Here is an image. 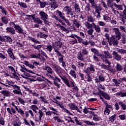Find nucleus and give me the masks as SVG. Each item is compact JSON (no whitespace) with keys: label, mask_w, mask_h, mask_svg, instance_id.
Listing matches in <instances>:
<instances>
[{"label":"nucleus","mask_w":126,"mask_h":126,"mask_svg":"<svg viewBox=\"0 0 126 126\" xmlns=\"http://www.w3.org/2000/svg\"><path fill=\"white\" fill-rule=\"evenodd\" d=\"M87 21L90 23H94V19L93 18L92 15H90V16H88Z\"/></svg>","instance_id":"09e8293b"},{"label":"nucleus","mask_w":126,"mask_h":126,"mask_svg":"<svg viewBox=\"0 0 126 126\" xmlns=\"http://www.w3.org/2000/svg\"><path fill=\"white\" fill-rule=\"evenodd\" d=\"M44 69L46 70L47 72L50 74H53L54 73V71H53V69L48 65H45L44 66Z\"/></svg>","instance_id":"a211bd4d"},{"label":"nucleus","mask_w":126,"mask_h":126,"mask_svg":"<svg viewBox=\"0 0 126 126\" xmlns=\"http://www.w3.org/2000/svg\"><path fill=\"white\" fill-rule=\"evenodd\" d=\"M75 37L78 39L79 43H80V44L82 43L83 39L82 37L78 36L76 34H75Z\"/></svg>","instance_id":"6e6d98bb"},{"label":"nucleus","mask_w":126,"mask_h":126,"mask_svg":"<svg viewBox=\"0 0 126 126\" xmlns=\"http://www.w3.org/2000/svg\"><path fill=\"white\" fill-rule=\"evenodd\" d=\"M53 18H54L57 21H58L59 23H61L62 26H64L65 28L67 27L66 24H65V23L63 22V20L59 18V17L58 16H57V15H54L53 16Z\"/></svg>","instance_id":"6ab92c4d"},{"label":"nucleus","mask_w":126,"mask_h":126,"mask_svg":"<svg viewBox=\"0 0 126 126\" xmlns=\"http://www.w3.org/2000/svg\"><path fill=\"white\" fill-rule=\"evenodd\" d=\"M42 45H38L36 46L35 44L32 45V47H33V48L35 50H37L39 52H40V49L42 48Z\"/></svg>","instance_id":"a18cd8bd"},{"label":"nucleus","mask_w":126,"mask_h":126,"mask_svg":"<svg viewBox=\"0 0 126 126\" xmlns=\"http://www.w3.org/2000/svg\"><path fill=\"white\" fill-rule=\"evenodd\" d=\"M91 51L92 53L94 54V55H96L97 56L100 57V55L99 53L98 50H97L96 49H95L94 48H91Z\"/></svg>","instance_id":"e433bc0d"},{"label":"nucleus","mask_w":126,"mask_h":126,"mask_svg":"<svg viewBox=\"0 0 126 126\" xmlns=\"http://www.w3.org/2000/svg\"><path fill=\"white\" fill-rule=\"evenodd\" d=\"M15 30L19 34H24V29L19 25H17L15 27Z\"/></svg>","instance_id":"dca6fc26"},{"label":"nucleus","mask_w":126,"mask_h":126,"mask_svg":"<svg viewBox=\"0 0 126 126\" xmlns=\"http://www.w3.org/2000/svg\"><path fill=\"white\" fill-rule=\"evenodd\" d=\"M17 3L21 8H27V5L26 3L18 1Z\"/></svg>","instance_id":"58836bf2"},{"label":"nucleus","mask_w":126,"mask_h":126,"mask_svg":"<svg viewBox=\"0 0 126 126\" xmlns=\"http://www.w3.org/2000/svg\"><path fill=\"white\" fill-rule=\"evenodd\" d=\"M98 91H99L100 93H101L100 96H101V97L102 96V97L106 100H110L111 97L109 94H108V93H104V92H101L100 89H98Z\"/></svg>","instance_id":"4468645a"},{"label":"nucleus","mask_w":126,"mask_h":126,"mask_svg":"<svg viewBox=\"0 0 126 126\" xmlns=\"http://www.w3.org/2000/svg\"><path fill=\"white\" fill-rule=\"evenodd\" d=\"M119 118L122 121H124V120H125L126 119V115H125V114H122L121 115H119Z\"/></svg>","instance_id":"774afa93"},{"label":"nucleus","mask_w":126,"mask_h":126,"mask_svg":"<svg viewBox=\"0 0 126 126\" xmlns=\"http://www.w3.org/2000/svg\"><path fill=\"white\" fill-rule=\"evenodd\" d=\"M51 8L52 9H56L59 7V5L58 3H57L56 1L51 2H50Z\"/></svg>","instance_id":"72a5a7b5"},{"label":"nucleus","mask_w":126,"mask_h":126,"mask_svg":"<svg viewBox=\"0 0 126 126\" xmlns=\"http://www.w3.org/2000/svg\"><path fill=\"white\" fill-rule=\"evenodd\" d=\"M21 67L22 69H20V71L22 72H24V73H26V74H25L26 76H28L29 77H31V76H30V74H28V73H26V71H27V72H29L30 73H34V72L33 71L28 70V69H27V68L26 67V66L25 65H21Z\"/></svg>","instance_id":"423d86ee"},{"label":"nucleus","mask_w":126,"mask_h":126,"mask_svg":"<svg viewBox=\"0 0 126 126\" xmlns=\"http://www.w3.org/2000/svg\"><path fill=\"white\" fill-rule=\"evenodd\" d=\"M84 123L87 125H89V126H94L95 125H97V124H95L94 123H93V122H91L90 121H85L84 122Z\"/></svg>","instance_id":"4d7b16f0"},{"label":"nucleus","mask_w":126,"mask_h":126,"mask_svg":"<svg viewBox=\"0 0 126 126\" xmlns=\"http://www.w3.org/2000/svg\"><path fill=\"white\" fill-rule=\"evenodd\" d=\"M7 54H8V56L12 60H16V57L14 55V53H13V49L11 47L8 48L7 50Z\"/></svg>","instance_id":"1a4fd4ad"},{"label":"nucleus","mask_w":126,"mask_h":126,"mask_svg":"<svg viewBox=\"0 0 126 126\" xmlns=\"http://www.w3.org/2000/svg\"><path fill=\"white\" fill-rule=\"evenodd\" d=\"M0 9H1V13L2 14H4L5 16L7 15V12L4 7L0 5Z\"/></svg>","instance_id":"4c0bfd02"},{"label":"nucleus","mask_w":126,"mask_h":126,"mask_svg":"<svg viewBox=\"0 0 126 126\" xmlns=\"http://www.w3.org/2000/svg\"><path fill=\"white\" fill-rule=\"evenodd\" d=\"M95 72V66L93 64H90L89 66L87 67V68L84 71L85 73H94Z\"/></svg>","instance_id":"6e6552de"},{"label":"nucleus","mask_w":126,"mask_h":126,"mask_svg":"<svg viewBox=\"0 0 126 126\" xmlns=\"http://www.w3.org/2000/svg\"><path fill=\"white\" fill-rule=\"evenodd\" d=\"M103 54H105V56L107 58L111 59L112 58V55L108 51H104Z\"/></svg>","instance_id":"37998d69"},{"label":"nucleus","mask_w":126,"mask_h":126,"mask_svg":"<svg viewBox=\"0 0 126 126\" xmlns=\"http://www.w3.org/2000/svg\"><path fill=\"white\" fill-rule=\"evenodd\" d=\"M57 54L59 57H61V58H59V61L62 62L63 61V55H62V53H61V52H59Z\"/></svg>","instance_id":"13d9d810"},{"label":"nucleus","mask_w":126,"mask_h":126,"mask_svg":"<svg viewBox=\"0 0 126 126\" xmlns=\"http://www.w3.org/2000/svg\"><path fill=\"white\" fill-rule=\"evenodd\" d=\"M98 79H99V80L100 82H104L105 80V78H104V75H103V74H100V75H99Z\"/></svg>","instance_id":"49530a36"},{"label":"nucleus","mask_w":126,"mask_h":126,"mask_svg":"<svg viewBox=\"0 0 126 126\" xmlns=\"http://www.w3.org/2000/svg\"><path fill=\"white\" fill-rule=\"evenodd\" d=\"M72 22L75 25V27H76L77 28H79L80 26V22L79 20H77V19H74L72 20Z\"/></svg>","instance_id":"473e14b6"},{"label":"nucleus","mask_w":126,"mask_h":126,"mask_svg":"<svg viewBox=\"0 0 126 126\" xmlns=\"http://www.w3.org/2000/svg\"><path fill=\"white\" fill-rule=\"evenodd\" d=\"M75 11L76 13H79L80 12V7L78 4L75 3L74 5Z\"/></svg>","instance_id":"7c9ffc66"},{"label":"nucleus","mask_w":126,"mask_h":126,"mask_svg":"<svg viewBox=\"0 0 126 126\" xmlns=\"http://www.w3.org/2000/svg\"><path fill=\"white\" fill-rule=\"evenodd\" d=\"M26 16L27 17V19L28 20H30V17H31L34 23L39 25H43L42 20H41L39 18H36V17H35V14L26 15Z\"/></svg>","instance_id":"20e7f679"},{"label":"nucleus","mask_w":126,"mask_h":126,"mask_svg":"<svg viewBox=\"0 0 126 126\" xmlns=\"http://www.w3.org/2000/svg\"><path fill=\"white\" fill-rule=\"evenodd\" d=\"M15 109L20 115L22 116H24L25 115V111L23 110L22 108H18V107H15Z\"/></svg>","instance_id":"c756f323"},{"label":"nucleus","mask_w":126,"mask_h":126,"mask_svg":"<svg viewBox=\"0 0 126 126\" xmlns=\"http://www.w3.org/2000/svg\"><path fill=\"white\" fill-rule=\"evenodd\" d=\"M37 36L40 38H44L46 39L48 38V34H44L42 32H40L38 34Z\"/></svg>","instance_id":"2f4dec72"},{"label":"nucleus","mask_w":126,"mask_h":126,"mask_svg":"<svg viewBox=\"0 0 126 126\" xmlns=\"http://www.w3.org/2000/svg\"><path fill=\"white\" fill-rule=\"evenodd\" d=\"M64 11L66 12L67 14L72 16V17H75V15L73 14V12H72V8L71 6L68 5L64 7Z\"/></svg>","instance_id":"9d476101"},{"label":"nucleus","mask_w":126,"mask_h":126,"mask_svg":"<svg viewBox=\"0 0 126 126\" xmlns=\"http://www.w3.org/2000/svg\"><path fill=\"white\" fill-rule=\"evenodd\" d=\"M118 41L119 40H118L117 38H116L114 36H112L109 40L108 43L110 46L113 45L114 46H117L119 44Z\"/></svg>","instance_id":"39448f33"},{"label":"nucleus","mask_w":126,"mask_h":126,"mask_svg":"<svg viewBox=\"0 0 126 126\" xmlns=\"http://www.w3.org/2000/svg\"><path fill=\"white\" fill-rule=\"evenodd\" d=\"M116 69L117 71H122L124 69V66L121 63H117Z\"/></svg>","instance_id":"4be33fe9"},{"label":"nucleus","mask_w":126,"mask_h":126,"mask_svg":"<svg viewBox=\"0 0 126 126\" xmlns=\"http://www.w3.org/2000/svg\"><path fill=\"white\" fill-rule=\"evenodd\" d=\"M39 15L40 16V19L42 20L46 19H49V15L46 13L44 11H40L39 12Z\"/></svg>","instance_id":"f3484780"},{"label":"nucleus","mask_w":126,"mask_h":126,"mask_svg":"<svg viewBox=\"0 0 126 126\" xmlns=\"http://www.w3.org/2000/svg\"><path fill=\"white\" fill-rule=\"evenodd\" d=\"M57 26L59 27V28H60L61 30H62L63 32H67L68 31V29H66L64 26H62L60 23L58 24Z\"/></svg>","instance_id":"c9c22d12"},{"label":"nucleus","mask_w":126,"mask_h":126,"mask_svg":"<svg viewBox=\"0 0 126 126\" xmlns=\"http://www.w3.org/2000/svg\"><path fill=\"white\" fill-rule=\"evenodd\" d=\"M93 25H94V29L95 31H96V32L97 33H99L101 31L100 27H99V26L96 25L95 24H93Z\"/></svg>","instance_id":"a19ab883"},{"label":"nucleus","mask_w":126,"mask_h":126,"mask_svg":"<svg viewBox=\"0 0 126 126\" xmlns=\"http://www.w3.org/2000/svg\"><path fill=\"white\" fill-rule=\"evenodd\" d=\"M1 20L2 24H4L5 25H8L9 23V19L7 18L6 16H2L1 17Z\"/></svg>","instance_id":"cd10ccee"},{"label":"nucleus","mask_w":126,"mask_h":126,"mask_svg":"<svg viewBox=\"0 0 126 126\" xmlns=\"http://www.w3.org/2000/svg\"><path fill=\"white\" fill-rule=\"evenodd\" d=\"M82 54L84 56V55L87 56L89 54V52H88V51L87 50V49L86 48L83 49L82 50Z\"/></svg>","instance_id":"e2e57ef3"},{"label":"nucleus","mask_w":126,"mask_h":126,"mask_svg":"<svg viewBox=\"0 0 126 126\" xmlns=\"http://www.w3.org/2000/svg\"><path fill=\"white\" fill-rule=\"evenodd\" d=\"M30 109L32 110L35 114H38V112L37 110H39V108L36 104H32L31 106H30Z\"/></svg>","instance_id":"a878e982"},{"label":"nucleus","mask_w":126,"mask_h":126,"mask_svg":"<svg viewBox=\"0 0 126 126\" xmlns=\"http://www.w3.org/2000/svg\"><path fill=\"white\" fill-rule=\"evenodd\" d=\"M56 13L59 15V17H60L61 19L62 20L63 22H65L68 26H70V22H69L68 19L65 18L64 13H63L61 11H60L59 10H56Z\"/></svg>","instance_id":"7ed1b4c3"},{"label":"nucleus","mask_w":126,"mask_h":126,"mask_svg":"<svg viewBox=\"0 0 126 126\" xmlns=\"http://www.w3.org/2000/svg\"><path fill=\"white\" fill-rule=\"evenodd\" d=\"M114 0H107V5L108 7L113 8V6L114 5V3H113Z\"/></svg>","instance_id":"c85d7f7f"},{"label":"nucleus","mask_w":126,"mask_h":126,"mask_svg":"<svg viewBox=\"0 0 126 126\" xmlns=\"http://www.w3.org/2000/svg\"><path fill=\"white\" fill-rule=\"evenodd\" d=\"M0 93L3 94L4 97H9L10 94V92L9 91H6V90L1 91Z\"/></svg>","instance_id":"5701e85b"},{"label":"nucleus","mask_w":126,"mask_h":126,"mask_svg":"<svg viewBox=\"0 0 126 126\" xmlns=\"http://www.w3.org/2000/svg\"><path fill=\"white\" fill-rule=\"evenodd\" d=\"M50 77L54 80V85L56 87H57L58 88H61V85L59 84V83L58 82H61V79L59 78V77H57V76H54V77H53L52 75H50Z\"/></svg>","instance_id":"0eeeda50"},{"label":"nucleus","mask_w":126,"mask_h":126,"mask_svg":"<svg viewBox=\"0 0 126 126\" xmlns=\"http://www.w3.org/2000/svg\"><path fill=\"white\" fill-rule=\"evenodd\" d=\"M38 114H39V118H37V120H35V121L36 122H39L42 121V118L43 117V116H44V113L41 109H39L38 110Z\"/></svg>","instance_id":"aec40b11"},{"label":"nucleus","mask_w":126,"mask_h":126,"mask_svg":"<svg viewBox=\"0 0 126 126\" xmlns=\"http://www.w3.org/2000/svg\"><path fill=\"white\" fill-rule=\"evenodd\" d=\"M98 57V56H97V55H93V60L95 62H99V60L98 59V58L97 57Z\"/></svg>","instance_id":"680f3d73"},{"label":"nucleus","mask_w":126,"mask_h":126,"mask_svg":"<svg viewBox=\"0 0 126 126\" xmlns=\"http://www.w3.org/2000/svg\"><path fill=\"white\" fill-rule=\"evenodd\" d=\"M94 24H95V23H93L92 24H90L89 22H86V26L87 27V29H93Z\"/></svg>","instance_id":"ea45409f"},{"label":"nucleus","mask_w":126,"mask_h":126,"mask_svg":"<svg viewBox=\"0 0 126 126\" xmlns=\"http://www.w3.org/2000/svg\"><path fill=\"white\" fill-rule=\"evenodd\" d=\"M12 38L9 36H4L3 42H6L9 44L12 43Z\"/></svg>","instance_id":"b1692460"},{"label":"nucleus","mask_w":126,"mask_h":126,"mask_svg":"<svg viewBox=\"0 0 126 126\" xmlns=\"http://www.w3.org/2000/svg\"><path fill=\"white\" fill-rule=\"evenodd\" d=\"M28 38L29 40H31L32 42L35 44H41V42L40 41L38 40H36L35 38L32 37V36H28Z\"/></svg>","instance_id":"bb28decb"},{"label":"nucleus","mask_w":126,"mask_h":126,"mask_svg":"<svg viewBox=\"0 0 126 126\" xmlns=\"http://www.w3.org/2000/svg\"><path fill=\"white\" fill-rule=\"evenodd\" d=\"M93 120L95 122H97L100 120L99 116L98 115H96V114H95V116H93Z\"/></svg>","instance_id":"0e129e2a"},{"label":"nucleus","mask_w":126,"mask_h":126,"mask_svg":"<svg viewBox=\"0 0 126 126\" xmlns=\"http://www.w3.org/2000/svg\"><path fill=\"white\" fill-rule=\"evenodd\" d=\"M7 112L10 114L11 115L13 114L15 115L16 114V111L14 108L13 107H11V108H10V107H8L7 108Z\"/></svg>","instance_id":"393cba45"},{"label":"nucleus","mask_w":126,"mask_h":126,"mask_svg":"<svg viewBox=\"0 0 126 126\" xmlns=\"http://www.w3.org/2000/svg\"><path fill=\"white\" fill-rule=\"evenodd\" d=\"M53 119L58 123H63L64 122L63 120H62L59 116H54V117H53Z\"/></svg>","instance_id":"c03bdc74"},{"label":"nucleus","mask_w":126,"mask_h":126,"mask_svg":"<svg viewBox=\"0 0 126 126\" xmlns=\"http://www.w3.org/2000/svg\"><path fill=\"white\" fill-rule=\"evenodd\" d=\"M113 6H114L116 8V9L118 10H122L123 9V5L121 4H117V3L113 2Z\"/></svg>","instance_id":"f704fd0d"},{"label":"nucleus","mask_w":126,"mask_h":126,"mask_svg":"<svg viewBox=\"0 0 126 126\" xmlns=\"http://www.w3.org/2000/svg\"><path fill=\"white\" fill-rule=\"evenodd\" d=\"M113 31L116 35L115 37L118 39V40H120L121 38V32L119 31V28H114L113 29Z\"/></svg>","instance_id":"ddd939ff"},{"label":"nucleus","mask_w":126,"mask_h":126,"mask_svg":"<svg viewBox=\"0 0 126 126\" xmlns=\"http://www.w3.org/2000/svg\"><path fill=\"white\" fill-rule=\"evenodd\" d=\"M6 33H10L12 35L16 34L15 29L12 27H8L6 28Z\"/></svg>","instance_id":"f8f14e48"},{"label":"nucleus","mask_w":126,"mask_h":126,"mask_svg":"<svg viewBox=\"0 0 126 126\" xmlns=\"http://www.w3.org/2000/svg\"><path fill=\"white\" fill-rule=\"evenodd\" d=\"M119 105H120L121 106H122V108L124 110H126V105L125 103H124L123 102V101H119Z\"/></svg>","instance_id":"5fc2aeb1"},{"label":"nucleus","mask_w":126,"mask_h":126,"mask_svg":"<svg viewBox=\"0 0 126 126\" xmlns=\"http://www.w3.org/2000/svg\"><path fill=\"white\" fill-rule=\"evenodd\" d=\"M117 115L114 114V115H112V116H111V117L109 119V121H110L112 123H113L116 119Z\"/></svg>","instance_id":"603ef678"},{"label":"nucleus","mask_w":126,"mask_h":126,"mask_svg":"<svg viewBox=\"0 0 126 126\" xmlns=\"http://www.w3.org/2000/svg\"><path fill=\"white\" fill-rule=\"evenodd\" d=\"M84 56V54H82L81 52L79 53V54L77 56V59L78 60L81 61H84V59L83 57Z\"/></svg>","instance_id":"79ce46f5"},{"label":"nucleus","mask_w":126,"mask_h":126,"mask_svg":"<svg viewBox=\"0 0 126 126\" xmlns=\"http://www.w3.org/2000/svg\"><path fill=\"white\" fill-rule=\"evenodd\" d=\"M87 74V81L88 82H91L92 81V76H91V74H89L88 73H86Z\"/></svg>","instance_id":"864d4df0"},{"label":"nucleus","mask_w":126,"mask_h":126,"mask_svg":"<svg viewBox=\"0 0 126 126\" xmlns=\"http://www.w3.org/2000/svg\"><path fill=\"white\" fill-rule=\"evenodd\" d=\"M99 99L100 100H101V101L103 102V103L105 104L106 106L105 108L107 109H112L113 106L112 105H111V104H108L107 101V100H105L104 98H103V97H102V96H101V95H99Z\"/></svg>","instance_id":"2eb2a0df"},{"label":"nucleus","mask_w":126,"mask_h":126,"mask_svg":"<svg viewBox=\"0 0 126 126\" xmlns=\"http://www.w3.org/2000/svg\"><path fill=\"white\" fill-rule=\"evenodd\" d=\"M89 110H90V108H88V106H85L84 109H83V113L85 114H89Z\"/></svg>","instance_id":"052dcab7"},{"label":"nucleus","mask_w":126,"mask_h":126,"mask_svg":"<svg viewBox=\"0 0 126 126\" xmlns=\"http://www.w3.org/2000/svg\"><path fill=\"white\" fill-rule=\"evenodd\" d=\"M46 5H47V1H41L40 3V8H44L45 7H46Z\"/></svg>","instance_id":"bf43d9fd"},{"label":"nucleus","mask_w":126,"mask_h":126,"mask_svg":"<svg viewBox=\"0 0 126 126\" xmlns=\"http://www.w3.org/2000/svg\"><path fill=\"white\" fill-rule=\"evenodd\" d=\"M116 51H113L112 53V55H113V57L114 59L117 61H120L122 60V56L121 55L119 54L118 53H120L121 54H126V50L123 49V48H116Z\"/></svg>","instance_id":"f03ea898"},{"label":"nucleus","mask_w":126,"mask_h":126,"mask_svg":"<svg viewBox=\"0 0 126 126\" xmlns=\"http://www.w3.org/2000/svg\"><path fill=\"white\" fill-rule=\"evenodd\" d=\"M60 77L62 79V81H63V83L66 85L68 87L72 88V90L74 93L79 92V89L75 86V83H74V81H71L69 82V80L64 76L63 77H62L60 76Z\"/></svg>","instance_id":"f257e3e1"},{"label":"nucleus","mask_w":126,"mask_h":126,"mask_svg":"<svg viewBox=\"0 0 126 126\" xmlns=\"http://www.w3.org/2000/svg\"><path fill=\"white\" fill-rule=\"evenodd\" d=\"M85 10L87 12H89L91 10L90 4L89 3L86 6Z\"/></svg>","instance_id":"338daca9"},{"label":"nucleus","mask_w":126,"mask_h":126,"mask_svg":"<svg viewBox=\"0 0 126 126\" xmlns=\"http://www.w3.org/2000/svg\"><path fill=\"white\" fill-rule=\"evenodd\" d=\"M55 46L58 47L59 48H61L63 46V42L61 41H58L55 43Z\"/></svg>","instance_id":"3c124183"},{"label":"nucleus","mask_w":126,"mask_h":126,"mask_svg":"<svg viewBox=\"0 0 126 126\" xmlns=\"http://www.w3.org/2000/svg\"><path fill=\"white\" fill-rule=\"evenodd\" d=\"M112 81L115 83V86L116 87L119 86V85L121 84V83H119V82H118L116 79H113Z\"/></svg>","instance_id":"69168bd1"},{"label":"nucleus","mask_w":126,"mask_h":126,"mask_svg":"<svg viewBox=\"0 0 126 126\" xmlns=\"http://www.w3.org/2000/svg\"><path fill=\"white\" fill-rule=\"evenodd\" d=\"M123 94H124V93H123V92H121V91H120V92H118V93H117V94H115V95L117 97L120 96L121 97H125V95H123Z\"/></svg>","instance_id":"de8ad7c7"},{"label":"nucleus","mask_w":126,"mask_h":126,"mask_svg":"<svg viewBox=\"0 0 126 126\" xmlns=\"http://www.w3.org/2000/svg\"><path fill=\"white\" fill-rule=\"evenodd\" d=\"M68 106L69 107L70 109L72 110H76L78 112L82 114V112L79 109V107L75 105V103H72V102H71V103H69L68 104Z\"/></svg>","instance_id":"9b49d317"},{"label":"nucleus","mask_w":126,"mask_h":126,"mask_svg":"<svg viewBox=\"0 0 126 126\" xmlns=\"http://www.w3.org/2000/svg\"><path fill=\"white\" fill-rule=\"evenodd\" d=\"M70 75L72 76L74 79H76V72L73 70H71L69 73Z\"/></svg>","instance_id":"8fccbe9b"},{"label":"nucleus","mask_w":126,"mask_h":126,"mask_svg":"<svg viewBox=\"0 0 126 126\" xmlns=\"http://www.w3.org/2000/svg\"><path fill=\"white\" fill-rule=\"evenodd\" d=\"M53 67L54 70L59 75H60V74L62 73V69H63L62 67H61L60 66H59V67L58 66L56 65H53Z\"/></svg>","instance_id":"412c9836"}]
</instances>
